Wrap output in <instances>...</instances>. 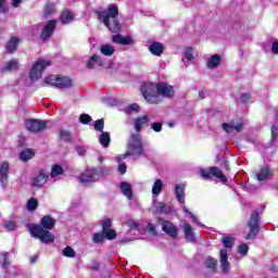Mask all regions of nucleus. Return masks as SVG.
Wrapping results in <instances>:
<instances>
[{
	"label": "nucleus",
	"instance_id": "nucleus-64",
	"mask_svg": "<svg viewBox=\"0 0 278 278\" xmlns=\"http://www.w3.org/2000/svg\"><path fill=\"white\" fill-rule=\"evenodd\" d=\"M205 97V92L204 91H199V99H203Z\"/></svg>",
	"mask_w": 278,
	"mask_h": 278
},
{
	"label": "nucleus",
	"instance_id": "nucleus-30",
	"mask_svg": "<svg viewBox=\"0 0 278 278\" xmlns=\"http://www.w3.org/2000/svg\"><path fill=\"white\" fill-rule=\"evenodd\" d=\"M164 190V182L162 179H156L152 186V197H160Z\"/></svg>",
	"mask_w": 278,
	"mask_h": 278
},
{
	"label": "nucleus",
	"instance_id": "nucleus-46",
	"mask_svg": "<svg viewBox=\"0 0 278 278\" xmlns=\"http://www.w3.org/2000/svg\"><path fill=\"white\" fill-rule=\"evenodd\" d=\"M4 229H7V231H14L16 229V222L14 220L4 222Z\"/></svg>",
	"mask_w": 278,
	"mask_h": 278
},
{
	"label": "nucleus",
	"instance_id": "nucleus-27",
	"mask_svg": "<svg viewBox=\"0 0 278 278\" xmlns=\"http://www.w3.org/2000/svg\"><path fill=\"white\" fill-rule=\"evenodd\" d=\"M182 229H184L185 238L186 240H188V242H194V240H197L194 238V230L192 229V226H190V224L186 223L182 226Z\"/></svg>",
	"mask_w": 278,
	"mask_h": 278
},
{
	"label": "nucleus",
	"instance_id": "nucleus-37",
	"mask_svg": "<svg viewBox=\"0 0 278 278\" xmlns=\"http://www.w3.org/2000/svg\"><path fill=\"white\" fill-rule=\"evenodd\" d=\"M26 208L28 210V212H34L38 210V200L34 198L29 199L26 203Z\"/></svg>",
	"mask_w": 278,
	"mask_h": 278
},
{
	"label": "nucleus",
	"instance_id": "nucleus-36",
	"mask_svg": "<svg viewBox=\"0 0 278 278\" xmlns=\"http://www.w3.org/2000/svg\"><path fill=\"white\" fill-rule=\"evenodd\" d=\"M110 132H102L99 137V142L104 149L110 147Z\"/></svg>",
	"mask_w": 278,
	"mask_h": 278
},
{
	"label": "nucleus",
	"instance_id": "nucleus-57",
	"mask_svg": "<svg viewBox=\"0 0 278 278\" xmlns=\"http://www.w3.org/2000/svg\"><path fill=\"white\" fill-rule=\"evenodd\" d=\"M277 136H278V127L271 126V140L273 141L277 140Z\"/></svg>",
	"mask_w": 278,
	"mask_h": 278
},
{
	"label": "nucleus",
	"instance_id": "nucleus-47",
	"mask_svg": "<svg viewBox=\"0 0 278 278\" xmlns=\"http://www.w3.org/2000/svg\"><path fill=\"white\" fill-rule=\"evenodd\" d=\"M238 253L240 255H248L249 253V245H247V243H242L238 247Z\"/></svg>",
	"mask_w": 278,
	"mask_h": 278
},
{
	"label": "nucleus",
	"instance_id": "nucleus-23",
	"mask_svg": "<svg viewBox=\"0 0 278 278\" xmlns=\"http://www.w3.org/2000/svg\"><path fill=\"white\" fill-rule=\"evenodd\" d=\"M257 181H268V179H273V170L268 167L262 168L256 174Z\"/></svg>",
	"mask_w": 278,
	"mask_h": 278
},
{
	"label": "nucleus",
	"instance_id": "nucleus-38",
	"mask_svg": "<svg viewBox=\"0 0 278 278\" xmlns=\"http://www.w3.org/2000/svg\"><path fill=\"white\" fill-rule=\"evenodd\" d=\"M18 68V61L17 60H11L9 63H7V66L2 68L3 72L5 71H16Z\"/></svg>",
	"mask_w": 278,
	"mask_h": 278
},
{
	"label": "nucleus",
	"instance_id": "nucleus-25",
	"mask_svg": "<svg viewBox=\"0 0 278 278\" xmlns=\"http://www.w3.org/2000/svg\"><path fill=\"white\" fill-rule=\"evenodd\" d=\"M170 212H173V207L164 202H159L154 205V214H170Z\"/></svg>",
	"mask_w": 278,
	"mask_h": 278
},
{
	"label": "nucleus",
	"instance_id": "nucleus-59",
	"mask_svg": "<svg viewBox=\"0 0 278 278\" xmlns=\"http://www.w3.org/2000/svg\"><path fill=\"white\" fill-rule=\"evenodd\" d=\"M118 173H121V175H125V173H127V165H125V164H119V166H118Z\"/></svg>",
	"mask_w": 278,
	"mask_h": 278
},
{
	"label": "nucleus",
	"instance_id": "nucleus-50",
	"mask_svg": "<svg viewBox=\"0 0 278 278\" xmlns=\"http://www.w3.org/2000/svg\"><path fill=\"white\" fill-rule=\"evenodd\" d=\"M103 127H104L103 119H98V121L94 122V129H96V131L103 132Z\"/></svg>",
	"mask_w": 278,
	"mask_h": 278
},
{
	"label": "nucleus",
	"instance_id": "nucleus-7",
	"mask_svg": "<svg viewBox=\"0 0 278 278\" xmlns=\"http://www.w3.org/2000/svg\"><path fill=\"white\" fill-rule=\"evenodd\" d=\"M49 66H51V61L45 59L37 60L29 71L30 81H38L42 77L45 70L49 68Z\"/></svg>",
	"mask_w": 278,
	"mask_h": 278
},
{
	"label": "nucleus",
	"instance_id": "nucleus-20",
	"mask_svg": "<svg viewBox=\"0 0 278 278\" xmlns=\"http://www.w3.org/2000/svg\"><path fill=\"white\" fill-rule=\"evenodd\" d=\"M220 62H223V58L218 54H213L211 58H208L206 67L210 71H214V68H218L220 66Z\"/></svg>",
	"mask_w": 278,
	"mask_h": 278
},
{
	"label": "nucleus",
	"instance_id": "nucleus-56",
	"mask_svg": "<svg viewBox=\"0 0 278 278\" xmlns=\"http://www.w3.org/2000/svg\"><path fill=\"white\" fill-rule=\"evenodd\" d=\"M271 53H274V55H278V40H274L271 42Z\"/></svg>",
	"mask_w": 278,
	"mask_h": 278
},
{
	"label": "nucleus",
	"instance_id": "nucleus-43",
	"mask_svg": "<svg viewBox=\"0 0 278 278\" xmlns=\"http://www.w3.org/2000/svg\"><path fill=\"white\" fill-rule=\"evenodd\" d=\"M53 12H55V4L53 3H48L45 8L43 14L45 16H51V14H53Z\"/></svg>",
	"mask_w": 278,
	"mask_h": 278
},
{
	"label": "nucleus",
	"instance_id": "nucleus-13",
	"mask_svg": "<svg viewBox=\"0 0 278 278\" xmlns=\"http://www.w3.org/2000/svg\"><path fill=\"white\" fill-rule=\"evenodd\" d=\"M49 179V175L43 169H40L35 176L31 178V186L34 188H42L45 184H47Z\"/></svg>",
	"mask_w": 278,
	"mask_h": 278
},
{
	"label": "nucleus",
	"instance_id": "nucleus-42",
	"mask_svg": "<svg viewBox=\"0 0 278 278\" xmlns=\"http://www.w3.org/2000/svg\"><path fill=\"white\" fill-rule=\"evenodd\" d=\"M134 112H140V105L138 103L130 104L125 109L126 114H134Z\"/></svg>",
	"mask_w": 278,
	"mask_h": 278
},
{
	"label": "nucleus",
	"instance_id": "nucleus-11",
	"mask_svg": "<svg viewBox=\"0 0 278 278\" xmlns=\"http://www.w3.org/2000/svg\"><path fill=\"white\" fill-rule=\"evenodd\" d=\"M159 97L162 99H173L175 97V87L166 83H159Z\"/></svg>",
	"mask_w": 278,
	"mask_h": 278
},
{
	"label": "nucleus",
	"instance_id": "nucleus-61",
	"mask_svg": "<svg viewBox=\"0 0 278 278\" xmlns=\"http://www.w3.org/2000/svg\"><path fill=\"white\" fill-rule=\"evenodd\" d=\"M128 226L130 227V229H139V225L135 220H129Z\"/></svg>",
	"mask_w": 278,
	"mask_h": 278
},
{
	"label": "nucleus",
	"instance_id": "nucleus-35",
	"mask_svg": "<svg viewBox=\"0 0 278 278\" xmlns=\"http://www.w3.org/2000/svg\"><path fill=\"white\" fill-rule=\"evenodd\" d=\"M60 175H64V167H62L60 164L53 165L50 172V177L53 179L55 177H60Z\"/></svg>",
	"mask_w": 278,
	"mask_h": 278
},
{
	"label": "nucleus",
	"instance_id": "nucleus-15",
	"mask_svg": "<svg viewBox=\"0 0 278 278\" xmlns=\"http://www.w3.org/2000/svg\"><path fill=\"white\" fill-rule=\"evenodd\" d=\"M26 129H28V131H33L34 134H38V131L47 129V124L38 119H28L26 121Z\"/></svg>",
	"mask_w": 278,
	"mask_h": 278
},
{
	"label": "nucleus",
	"instance_id": "nucleus-41",
	"mask_svg": "<svg viewBox=\"0 0 278 278\" xmlns=\"http://www.w3.org/2000/svg\"><path fill=\"white\" fill-rule=\"evenodd\" d=\"M104 233V238H106V240H114L116 238V230L110 228L108 230H102Z\"/></svg>",
	"mask_w": 278,
	"mask_h": 278
},
{
	"label": "nucleus",
	"instance_id": "nucleus-5",
	"mask_svg": "<svg viewBox=\"0 0 278 278\" xmlns=\"http://www.w3.org/2000/svg\"><path fill=\"white\" fill-rule=\"evenodd\" d=\"M175 194H176V199L177 201H179V203H181V207L185 212V214H187V216L189 218H191V220L195 224V225H200V227H205L204 225H202L201 223H199V218H197V216H194L192 214V212H190L188 210V207H186V184H178L175 186Z\"/></svg>",
	"mask_w": 278,
	"mask_h": 278
},
{
	"label": "nucleus",
	"instance_id": "nucleus-58",
	"mask_svg": "<svg viewBox=\"0 0 278 278\" xmlns=\"http://www.w3.org/2000/svg\"><path fill=\"white\" fill-rule=\"evenodd\" d=\"M5 12H8V7H5V1L0 0V14H3Z\"/></svg>",
	"mask_w": 278,
	"mask_h": 278
},
{
	"label": "nucleus",
	"instance_id": "nucleus-17",
	"mask_svg": "<svg viewBox=\"0 0 278 278\" xmlns=\"http://www.w3.org/2000/svg\"><path fill=\"white\" fill-rule=\"evenodd\" d=\"M224 131L227 134H231V131H242L244 124L242 123V119L232 121L230 124H223L222 125Z\"/></svg>",
	"mask_w": 278,
	"mask_h": 278
},
{
	"label": "nucleus",
	"instance_id": "nucleus-40",
	"mask_svg": "<svg viewBox=\"0 0 278 278\" xmlns=\"http://www.w3.org/2000/svg\"><path fill=\"white\" fill-rule=\"evenodd\" d=\"M185 58L188 62H192L194 60V50L190 47L185 49Z\"/></svg>",
	"mask_w": 278,
	"mask_h": 278
},
{
	"label": "nucleus",
	"instance_id": "nucleus-31",
	"mask_svg": "<svg viewBox=\"0 0 278 278\" xmlns=\"http://www.w3.org/2000/svg\"><path fill=\"white\" fill-rule=\"evenodd\" d=\"M222 244L225 247V249H233L236 239L231 235H224L222 238Z\"/></svg>",
	"mask_w": 278,
	"mask_h": 278
},
{
	"label": "nucleus",
	"instance_id": "nucleus-2",
	"mask_svg": "<svg viewBox=\"0 0 278 278\" xmlns=\"http://www.w3.org/2000/svg\"><path fill=\"white\" fill-rule=\"evenodd\" d=\"M96 14L110 31L113 34L121 31V24L116 18L118 16V7L116 4H111L106 11H97Z\"/></svg>",
	"mask_w": 278,
	"mask_h": 278
},
{
	"label": "nucleus",
	"instance_id": "nucleus-34",
	"mask_svg": "<svg viewBox=\"0 0 278 278\" xmlns=\"http://www.w3.org/2000/svg\"><path fill=\"white\" fill-rule=\"evenodd\" d=\"M211 175L213 177H217V179H220L224 184H227V177L224 176L223 170L218 167H211Z\"/></svg>",
	"mask_w": 278,
	"mask_h": 278
},
{
	"label": "nucleus",
	"instance_id": "nucleus-52",
	"mask_svg": "<svg viewBox=\"0 0 278 278\" xmlns=\"http://www.w3.org/2000/svg\"><path fill=\"white\" fill-rule=\"evenodd\" d=\"M60 136L62 140H65V142L71 141V132H68V130H61Z\"/></svg>",
	"mask_w": 278,
	"mask_h": 278
},
{
	"label": "nucleus",
	"instance_id": "nucleus-6",
	"mask_svg": "<svg viewBox=\"0 0 278 278\" xmlns=\"http://www.w3.org/2000/svg\"><path fill=\"white\" fill-rule=\"evenodd\" d=\"M104 175L105 170L101 167L87 168L80 174L79 181L80 184H94V181H99Z\"/></svg>",
	"mask_w": 278,
	"mask_h": 278
},
{
	"label": "nucleus",
	"instance_id": "nucleus-54",
	"mask_svg": "<svg viewBox=\"0 0 278 278\" xmlns=\"http://www.w3.org/2000/svg\"><path fill=\"white\" fill-rule=\"evenodd\" d=\"M162 123H152L151 129H153V131H155L156 134H160V131H162Z\"/></svg>",
	"mask_w": 278,
	"mask_h": 278
},
{
	"label": "nucleus",
	"instance_id": "nucleus-3",
	"mask_svg": "<svg viewBox=\"0 0 278 278\" xmlns=\"http://www.w3.org/2000/svg\"><path fill=\"white\" fill-rule=\"evenodd\" d=\"M140 91L143 99L147 103H150V105H157V103H162V98L159 96V84L151 81L142 83Z\"/></svg>",
	"mask_w": 278,
	"mask_h": 278
},
{
	"label": "nucleus",
	"instance_id": "nucleus-8",
	"mask_svg": "<svg viewBox=\"0 0 278 278\" xmlns=\"http://www.w3.org/2000/svg\"><path fill=\"white\" fill-rule=\"evenodd\" d=\"M248 227L250 231L245 240H255L260 233V213H257V211L252 212Z\"/></svg>",
	"mask_w": 278,
	"mask_h": 278
},
{
	"label": "nucleus",
	"instance_id": "nucleus-24",
	"mask_svg": "<svg viewBox=\"0 0 278 278\" xmlns=\"http://www.w3.org/2000/svg\"><path fill=\"white\" fill-rule=\"evenodd\" d=\"M115 52H116V49L114 48V46L110 43H102L100 46V53L105 58H112V55H114Z\"/></svg>",
	"mask_w": 278,
	"mask_h": 278
},
{
	"label": "nucleus",
	"instance_id": "nucleus-51",
	"mask_svg": "<svg viewBox=\"0 0 278 278\" xmlns=\"http://www.w3.org/2000/svg\"><path fill=\"white\" fill-rule=\"evenodd\" d=\"M200 175L201 177H203L204 179H210L212 172L211 169H205L203 167L200 168Z\"/></svg>",
	"mask_w": 278,
	"mask_h": 278
},
{
	"label": "nucleus",
	"instance_id": "nucleus-1",
	"mask_svg": "<svg viewBox=\"0 0 278 278\" xmlns=\"http://www.w3.org/2000/svg\"><path fill=\"white\" fill-rule=\"evenodd\" d=\"M53 227H55V219L51 216H43L41 218V226L33 224L28 229L33 238H37L45 244H51L55 240L53 233L50 232Z\"/></svg>",
	"mask_w": 278,
	"mask_h": 278
},
{
	"label": "nucleus",
	"instance_id": "nucleus-53",
	"mask_svg": "<svg viewBox=\"0 0 278 278\" xmlns=\"http://www.w3.org/2000/svg\"><path fill=\"white\" fill-rule=\"evenodd\" d=\"M76 151H77L78 155L84 156V155H86V152L88 151V147L77 146Z\"/></svg>",
	"mask_w": 278,
	"mask_h": 278
},
{
	"label": "nucleus",
	"instance_id": "nucleus-19",
	"mask_svg": "<svg viewBox=\"0 0 278 278\" xmlns=\"http://www.w3.org/2000/svg\"><path fill=\"white\" fill-rule=\"evenodd\" d=\"M10 170V163L3 161L0 163V184L5 186L8 184V173Z\"/></svg>",
	"mask_w": 278,
	"mask_h": 278
},
{
	"label": "nucleus",
	"instance_id": "nucleus-55",
	"mask_svg": "<svg viewBox=\"0 0 278 278\" xmlns=\"http://www.w3.org/2000/svg\"><path fill=\"white\" fill-rule=\"evenodd\" d=\"M240 101L243 103H249L251 101V93H242L240 96Z\"/></svg>",
	"mask_w": 278,
	"mask_h": 278
},
{
	"label": "nucleus",
	"instance_id": "nucleus-4",
	"mask_svg": "<svg viewBox=\"0 0 278 278\" xmlns=\"http://www.w3.org/2000/svg\"><path fill=\"white\" fill-rule=\"evenodd\" d=\"M144 147L142 146V137L138 134H132L128 139L127 151L123 155V160L126 157H132V160H138L142 155Z\"/></svg>",
	"mask_w": 278,
	"mask_h": 278
},
{
	"label": "nucleus",
	"instance_id": "nucleus-39",
	"mask_svg": "<svg viewBox=\"0 0 278 278\" xmlns=\"http://www.w3.org/2000/svg\"><path fill=\"white\" fill-rule=\"evenodd\" d=\"M205 264H206V268H210V270H212V273H215L216 271V264H217V261L215 258H207L205 261Z\"/></svg>",
	"mask_w": 278,
	"mask_h": 278
},
{
	"label": "nucleus",
	"instance_id": "nucleus-62",
	"mask_svg": "<svg viewBox=\"0 0 278 278\" xmlns=\"http://www.w3.org/2000/svg\"><path fill=\"white\" fill-rule=\"evenodd\" d=\"M21 1L22 0H12L13 8H18V5H21Z\"/></svg>",
	"mask_w": 278,
	"mask_h": 278
},
{
	"label": "nucleus",
	"instance_id": "nucleus-14",
	"mask_svg": "<svg viewBox=\"0 0 278 278\" xmlns=\"http://www.w3.org/2000/svg\"><path fill=\"white\" fill-rule=\"evenodd\" d=\"M112 42L115 45H123L124 47H134L136 45V40L131 36H123V35H113Z\"/></svg>",
	"mask_w": 278,
	"mask_h": 278
},
{
	"label": "nucleus",
	"instance_id": "nucleus-60",
	"mask_svg": "<svg viewBox=\"0 0 278 278\" xmlns=\"http://www.w3.org/2000/svg\"><path fill=\"white\" fill-rule=\"evenodd\" d=\"M147 229H148V231H150V233H151L152 236H155V225H153V224H148Z\"/></svg>",
	"mask_w": 278,
	"mask_h": 278
},
{
	"label": "nucleus",
	"instance_id": "nucleus-28",
	"mask_svg": "<svg viewBox=\"0 0 278 278\" xmlns=\"http://www.w3.org/2000/svg\"><path fill=\"white\" fill-rule=\"evenodd\" d=\"M18 45H21V38L12 37L9 40V42L7 43V51H8V53H14L16 51Z\"/></svg>",
	"mask_w": 278,
	"mask_h": 278
},
{
	"label": "nucleus",
	"instance_id": "nucleus-63",
	"mask_svg": "<svg viewBox=\"0 0 278 278\" xmlns=\"http://www.w3.org/2000/svg\"><path fill=\"white\" fill-rule=\"evenodd\" d=\"M36 262H38V256H31L30 264H36Z\"/></svg>",
	"mask_w": 278,
	"mask_h": 278
},
{
	"label": "nucleus",
	"instance_id": "nucleus-33",
	"mask_svg": "<svg viewBox=\"0 0 278 278\" xmlns=\"http://www.w3.org/2000/svg\"><path fill=\"white\" fill-rule=\"evenodd\" d=\"M34 155H36V152L33 149H26L20 153V160L21 162H29Z\"/></svg>",
	"mask_w": 278,
	"mask_h": 278
},
{
	"label": "nucleus",
	"instance_id": "nucleus-44",
	"mask_svg": "<svg viewBox=\"0 0 278 278\" xmlns=\"http://www.w3.org/2000/svg\"><path fill=\"white\" fill-rule=\"evenodd\" d=\"M105 240V235L102 232L93 233V242L94 244H101Z\"/></svg>",
	"mask_w": 278,
	"mask_h": 278
},
{
	"label": "nucleus",
	"instance_id": "nucleus-9",
	"mask_svg": "<svg viewBox=\"0 0 278 278\" xmlns=\"http://www.w3.org/2000/svg\"><path fill=\"white\" fill-rule=\"evenodd\" d=\"M46 84L54 86L55 88H71V86H73V80L66 76H50L46 78Z\"/></svg>",
	"mask_w": 278,
	"mask_h": 278
},
{
	"label": "nucleus",
	"instance_id": "nucleus-22",
	"mask_svg": "<svg viewBox=\"0 0 278 278\" xmlns=\"http://www.w3.org/2000/svg\"><path fill=\"white\" fill-rule=\"evenodd\" d=\"M162 229L167 233V236H170L172 238H177V226L174 225L170 222H164L162 224Z\"/></svg>",
	"mask_w": 278,
	"mask_h": 278
},
{
	"label": "nucleus",
	"instance_id": "nucleus-18",
	"mask_svg": "<svg viewBox=\"0 0 278 278\" xmlns=\"http://www.w3.org/2000/svg\"><path fill=\"white\" fill-rule=\"evenodd\" d=\"M94 66L103 68V66H105V60L97 54L91 55L87 62V68H94Z\"/></svg>",
	"mask_w": 278,
	"mask_h": 278
},
{
	"label": "nucleus",
	"instance_id": "nucleus-21",
	"mask_svg": "<svg viewBox=\"0 0 278 278\" xmlns=\"http://www.w3.org/2000/svg\"><path fill=\"white\" fill-rule=\"evenodd\" d=\"M149 51L152 55H156V58H161L162 53H164V45L157 41L150 43Z\"/></svg>",
	"mask_w": 278,
	"mask_h": 278
},
{
	"label": "nucleus",
	"instance_id": "nucleus-12",
	"mask_svg": "<svg viewBox=\"0 0 278 278\" xmlns=\"http://www.w3.org/2000/svg\"><path fill=\"white\" fill-rule=\"evenodd\" d=\"M219 264L222 275H229L230 273V264H229V252L227 249H223L219 253Z\"/></svg>",
	"mask_w": 278,
	"mask_h": 278
},
{
	"label": "nucleus",
	"instance_id": "nucleus-32",
	"mask_svg": "<svg viewBox=\"0 0 278 278\" xmlns=\"http://www.w3.org/2000/svg\"><path fill=\"white\" fill-rule=\"evenodd\" d=\"M147 123H149V116L148 115H143L141 117L135 118V121H134L135 130L136 131H141L142 125H147Z\"/></svg>",
	"mask_w": 278,
	"mask_h": 278
},
{
	"label": "nucleus",
	"instance_id": "nucleus-48",
	"mask_svg": "<svg viewBox=\"0 0 278 278\" xmlns=\"http://www.w3.org/2000/svg\"><path fill=\"white\" fill-rule=\"evenodd\" d=\"M108 229H112V219L110 218L102 220V231H106Z\"/></svg>",
	"mask_w": 278,
	"mask_h": 278
},
{
	"label": "nucleus",
	"instance_id": "nucleus-29",
	"mask_svg": "<svg viewBox=\"0 0 278 278\" xmlns=\"http://www.w3.org/2000/svg\"><path fill=\"white\" fill-rule=\"evenodd\" d=\"M73 21H75V13L71 10L63 11L61 14V22L63 25H68V23H73Z\"/></svg>",
	"mask_w": 278,
	"mask_h": 278
},
{
	"label": "nucleus",
	"instance_id": "nucleus-10",
	"mask_svg": "<svg viewBox=\"0 0 278 278\" xmlns=\"http://www.w3.org/2000/svg\"><path fill=\"white\" fill-rule=\"evenodd\" d=\"M0 266L3 269V271L9 273V275H14V273H16V268L12 266V263L10 261L9 252L0 253Z\"/></svg>",
	"mask_w": 278,
	"mask_h": 278
},
{
	"label": "nucleus",
	"instance_id": "nucleus-26",
	"mask_svg": "<svg viewBox=\"0 0 278 278\" xmlns=\"http://www.w3.org/2000/svg\"><path fill=\"white\" fill-rule=\"evenodd\" d=\"M119 189H121V192L124 194V197H127L129 201L134 199V191L129 182H122L119 185Z\"/></svg>",
	"mask_w": 278,
	"mask_h": 278
},
{
	"label": "nucleus",
	"instance_id": "nucleus-49",
	"mask_svg": "<svg viewBox=\"0 0 278 278\" xmlns=\"http://www.w3.org/2000/svg\"><path fill=\"white\" fill-rule=\"evenodd\" d=\"M79 121L83 125H88V123H90V121H92V117L88 114H81L79 116Z\"/></svg>",
	"mask_w": 278,
	"mask_h": 278
},
{
	"label": "nucleus",
	"instance_id": "nucleus-45",
	"mask_svg": "<svg viewBox=\"0 0 278 278\" xmlns=\"http://www.w3.org/2000/svg\"><path fill=\"white\" fill-rule=\"evenodd\" d=\"M63 255L64 257H75L76 253L75 250H73V248L67 245L63 249Z\"/></svg>",
	"mask_w": 278,
	"mask_h": 278
},
{
	"label": "nucleus",
	"instance_id": "nucleus-16",
	"mask_svg": "<svg viewBox=\"0 0 278 278\" xmlns=\"http://www.w3.org/2000/svg\"><path fill=\"white\" fill-rule=\"evenodd\" d=\"M58 25V21L51 20L49 21L42 28L41 31V39L42 40H49L51 36H53V33L55 31V27Z\"/></svg>",
	"mask_w": 278,
	"mask_h": 278
}]
</instances>
